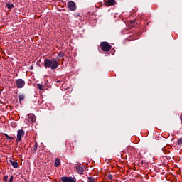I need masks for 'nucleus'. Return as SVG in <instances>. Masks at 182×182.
<instances>
[{
	"mask_svg": "<svg viewBox=\"0 0 182 182\" xmlns=\"http://www.w3.org/2000/svg\"><path fill=\"white\" fill-rule=\"evenodd\" d=\"M44 68L46 69H48V68H50L51 70H55V69H58L59 67V61L57 60L55 58H53L52 60L46 58L44 60Z\"/></svg>",
	"mask_w": 182,
	"mask_h": 182,
	"instance_id": "nucleus-1",
	"label": "nucleus"
},
{
	"mask_svg": "<svg viewBox=\"0 0 182 182\" xmlns=\"http://www.w3.org/2000/svg\"><path fill=\"white\" fill-rule=\"evenodd\" d=\"M101 49L103 52H109L112 49V46L108 42L104 41L100 43Z\"/></svg>",
	"mask_w": 182,
	"mask_h": 182,
	"instance_id": "nucleus-2",
	"label": "nucleus"
},
{
	"mask_svg": "<svg viewBox=\"0 0 182 182\" xmlns=\"http://www.w3.org/2000/svg\"><path fill=\"white\" fill-rule=\"evenodd\" d=\"M36 121V118L35 117V114H29L27 115V117L26 119V123H27V124L35 123Z\"/></svg>",
	"mask_w": 182,
	"mask_h": 182,
	"instance_id": "nucleus-3",
	"label": "nucleus"
},
{
	"mask_svg": "<svg viewBox=\"0 0 182 182\" xmlns=\"http://www.w3.org/2000/svg\"><path fill=\"white\" fill-rule=\"evenodd\" d=\"M126 25L127 26H129V28H134L139 25V21L137 19L129 20L127 21Z\"/></svg>",
	"mask_w": 182,
	"mask_h": 182,
	"instance_id": "nucleus-4",
	"label": "nucleus"
},
{
	"mask_svg": "<svg viewBox=\"0 0 182 182\" xmlns=\"http://www.w3.org/2000/svg\"><path fill=\"white\" fill-rule=\"evenodd\" d=\"M22 136H25V131L23 129H19L17 132L16 143H19L22 140Z\"/></svg>",
	"mask_w": 182,
	"mask_h": 182,
	"instance_id": "nucleus-5",
	"label": "nucleus"
},
{
	"mask_svg": "<svg viewBox=\"0 0 182 182\" xmlns=\"http://www.w3.org/2000/svg\"><path fill=\"white\" fill-rule=\"evenodd\" d=\"M16 87H18V89H22V87L25 86V80H23V79L16 80Z\"/></svg>",
	"mask_w": 182,
	"mask_h": 182,
	"instance_id": "nucleus-6",
	"label": "nucleus"
},
{
	"mask_svg": "<svg viewBox=\"0 0 182 182\" xmlns=\"http://www.w3.org/2000/svg\"><path fill=\"white\" fill-rule=\"evenodd\" d=\"M68 6L70 11H76V4L73 1H69L68 3Z\"/></svg>",
	"mask_w": 182,
	"mask_h": 182,
	"instance_id": "nucleus-7",
	"label": "nucleus"
},
{
	"mask_svg": "<svg viewBox=\"0 0 182 182\" xmlns=\"http://www.w3.org/2000/svg\"><path fill=\"white\" fill-rule=\"evenodd\" d=\"M61 180H62L63 182H76L75 178H73L72 177L63 176V177L61 178Z\"/></svg>",
	"mask_w": 182,
	"mask_h": 182,
	"instance_id": "nucleus-8",
	"label": "nucleus"
},
{
	"mask_svg": "<svg viewBox=\"0 0 182 182\" xmlns=\"http://www.w3.org/2000/svg\"><path fill=\"white\" fill-rule=\"evenodd\" d=\"M115 4H116V1L108 0L105 1L104 5L105 6H112V5H114Z\"/></svg>",
	"mask_w": 182,
	"mask_h": 182,
	"instance_id": "nucleus-9",
	"label": "nucleus"
},
{
	"mask_svg": "<svg viewBox=\"0 0 182 182\" xmlns=\"http://www.w3.org/2000/svg\"><path fill=\"white\" fill-rule=\"evenodd\" d=\"M66 147L68 150H73V149H75V146H73V144L67 141L66 142Z\"/></svg>",
	"mask_w": 182,
	"mask_h": 182,
	"instance_id": "nucleus-10",
	"label": "nucleus"
},
{
	"mask_svg": "<svg viewBox=\"0 0 182 182\" xmlns=\"http://www.w3.org/2000/svg\"><path fill=\"white\" fill-rule=\"evenodd\" d=\"M76 170L79 174H83V167L80 166H76Z\"/></svg>",
	"mask_w": 182,
	"mask_h": 182,
	"instance_id": "nucleus-11",
	"label": "nucleus"
},
{
	"mask_svg": "<svg viewBox=\"0 0 182 182\" xmlns=\"http://www.w3.org/2000/svg\"><path fill=\"white\" fill-rule=\"evenodd\" d=\"M10 163H11V165L14 168H18V167H19V164H18L17 161H12V160H10Z\"/></svg>",
	"mask_w": 182,
	"mask_h": 182,
	"instance_id": "nucleus-12",
	"label": "nucleus"
},
{
	"mask_svg": "<svg viewBox=\"0 0 182 182\" xmlns=\"http://www.w3.org/2000/svg\"><path fill=\"white\" fill-rule=\"evenodd\" d=\"M54 166H55V167H58L59 166H60V159L59 158H57L55 159Z\"/></svg>",
	"mask_w": 182,
	"mask_h": 182,
	"instance_id": "nucleus-13",
	"label": "nucleus"
},
{
	"mask_svg": "<svg viewBox=\"0 0 182 182\" xmlns=\"http://www.w3.org/2000/svg\"><path fill=\"white\" fill-rule=\"evenodd\" d=\"M95 15V13H90V12H88L87 14H86V18H87V19H92V17L91 16H93Z\"/></svg>",
	"mask_w": 182,
	"mask_h": 182,
	"instance_id": "nucleus-14",
	"label": "nucleus"
},
{
	"mask_svg": "<svg viewBox=\"0 0 182 182\" xmlns=\"http://www.w3.org/2000/svg\"><path fill=\"white\" fill-rule=\"evenodd\" d=\"M63 56H65V53L60 52V53H58L56 59H60L61 58H63Z\"/></svg>",
	"mask_w": 182,
	"mask_h": 182,
	"instance_id": "nucleus-15",
	"label": "nucleus"
},
{
	"mask_svg": "<svg viewBox=\"0 0 182 182\" xmlns=\"http://www.w3.org/2000/svg\"><path fill=\"white\" fill-rule=\"evenodd\" d=\"M87 182H96V180L95 179V178L90 176V177H88Z\"/></svg>",
	"mask_w": 182,
	"mask_h": 182,
	"instance_id": "nucleus-16",
	"label": "nucleus"
},
{
	"mask_svg": "<svg viewBox=\"0 0 182 182\" xmlns=\"http://www.w3.org/2000/svg\"><path fill=\"white\" fill-rule=\"evenodd\" d=\"M6 6L9 9H12V8H14V4L12 3H9L6 4Z\"/></svg>",
	"mask_w": 182,
	"mask_h": 182,
	"instance_id": "nucleus-17",
	"label": "nucleus"
},
{
	"mask_svg": "<svg viewBox=\"0 0 182 182\" xmlns=\"http://www.w3.org/2000/svg\"><path fill=\"white\" fill-rule=\"evenodd\" d=\"M5 137H6L7 140H13L14 137L8 135L7 134H4Z\"/></svg>",
	"mask_w": 182,
	"mask_h": 182,
	"instance_id": "nucleus-18",
	"label": "nucleus"
},
{
	"mask_svg": "<svg viewBox=\"0 0 182 182\" xmlns=\"http://www.w3.org/2000/svg\"><path fill=\"white\" fill-rule=\"evenodd\" d=\"M37 87L39 89V90H43V85L41 84H37Z\"/></svg>",
	"mask_w": 182,
	"mask_h": 182,
	"instance_id": "nucleus-19",
	"label": "nucleus"
},
{
	"mask_svg": "<svg viewBox=\"0 0 182 182\" xmlns=\"http://www.w3.org/2000/svg\"><path fill=\"white\" fill-rule=\"evenodd\" d=\"M23 99H25V96L23 95H19L20 102H22V100H23Z\"/></svg>",
	"mask_w": 182,
	"mask_h": 182,
	"instance_id": "nucleus-20",
	"label": "nucleus"
},
{
	"mask_svg": "<svg viewBox=\"0 0 182 182\" xmlns=\"http://www.w3.org/2000/svg\"><path fill=\"white\" fill-rule=\"evenodd\" d=\"M33 150L34 151H36V150H38V142H35Z\"/></svg>",
	"mask_w": 182,
	"mask_h": 182,
	"instance_id": "nucleus-21",
	"label": "nucleus"
},
{
	"mask_svg": "<svg viewBox=\"0 0 182 182\" xmlns=\"http://www.w3.org/2000/svg\"><path fill=\"white\" fill-rule=\"evenodd\" d=\"M178 146L182 145V138L178 139Z\"/></svg>",
	"mask_w": 182,
	"mask_h": 182,
	"instance_id": "nucleus-22",
	"label": "nucleus"
},
{
	"mask_svg": "<svg viewBox=\"0 0 182 182\" xmlns=\"http://www.w3.org/2000/svg\"><path fill=\"white\" fill-rule=\"evenodd\" d=\"M107 178H108L109 180H113V176L109 174V175L107 176Z\"/></svg>",
	"mask_w": 182,
	"mask_h": 182,
	"instance_id": "nucleus-23",
	"label": "nucleus"
},
{
	"mask_svg": "<svg viewBox=\"0 0 182 182\" xmlns=\"http://www.w3.org/2000/svg\"><path fill=\"white\" fill-rule=\"evenodd\" d=\"M4 181L8 182V175H6V176L4 177Z\"/></svg>",
	"mask_w": 182,
	"mask_h": 182,
	"instance_id": "nucleus-24",
	"label": "nucleus"
},
{
	"mask_svg": "<svg viewBox=\"0 0 182 182\" xmlns=\"http://www.w3.org/2000/svg\"><path fill=\"white\" fill-rule=\"evenodd\" d=\"M12 181H14V176H11L9 181V182H12Z\"/></svg>",
	"mask_w": 182,
	"mask_h": 182,
	"instance_id": "nucleus-25",
	"label": "nucleus"
},
{
	"mask_svg": "<svg viewBox=\"0 0 182 182\" xmlns=\"http://www.w3.org/2000/svg\"><path fill=\"white\" fill-rule=\"evenodd\" d=\"M75 18H80V14H75Z\"/></svg>",
	"mask_w": 182,
	"mask_h": 182,
	"instance_id": "nucleus-26",
	"label": "nucleus"
},
{
	"mask_svg": "<svg viewBox=\"0 0 182 182\" xmlns=\"http://www.w3.org/2000/svg\"><path fill=\"white\" fill-rule=\"evenodd\" d=\"M180 119H181V122H182V114H181V116H180Z\"/></svg>",
	"mask_w": 182,
	"mask_h": 182,
	"instance_id": "nucleus-27",
	"label": "nucleus"
},
{
	"mask_svg": "<svg viewBox=\"0 0 182 182\" xmlns=\"http://www.w3.org/2000/svg\"><path fill=\"white\" fill-rule=\"evenodd\" d=\"M59 82H60V81H56V83H59Z\"/></svg>",
	"mask_w": 182,
	"mask_h": 182,
	"instance_id": "nucleus-28",
	"label": "nucleus"
},
{
	"mask_svg": "<svg viewBox=\"0 0 182 182\" xmlns=\"http://www.w3.org/2000/svg\"><path fill=\"white\" fill-rule=\"evenodd\" d=\"M1 92H2V90L0 89V95H1Z\"/></svg>",
	"mask_w": 182,
	"mask_h": 182,
	"instance_id": "nucleus-29",
	"label": "nucleus"
}]
</instances>
